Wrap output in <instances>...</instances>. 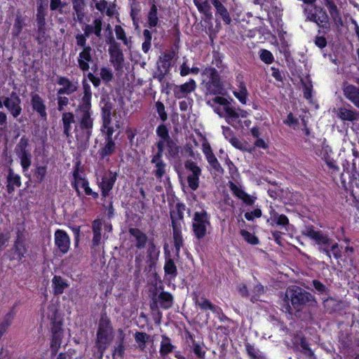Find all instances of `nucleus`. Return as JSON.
Masks as SVG:
<instances>
[{
    "label": "nucleus",
    "mask_w": 359,
    "mask_h": 359,
    "mask_svg": "<svg viewBox=\"0 0 359 359\" xmlns=\"http://www.w3.org/2000/svg\"><path fill=\"white\" fill-rule=\"evenodd\" d=\"M92 92L90 85L84 80L83 81V96L81 102L76 109V118L79 128L82 133L81 136L76 135V139L80 138L88 142L93 128V118L91 117Z\"/></svg>",
    "instance_id": "nucleus-1"
},
{
    "label": "nucleus",
    "mask_w": 359,
    "mask_h": 359,
    "mask_svg": "<svg viewBox=\"0 0 359 359\" xmlns=\"http://www.w3.org/2000/svg\"><path fill=\"white\" fill-rule=\"evenodd\" d=\"M314 297L309 292H306L299 286H292L288 287L285 294V302H286L283 309L285 312L292 313V307L288 302L290 301L294 309L299 311L309 302L314 301Z\"/></svg>",
    "instance_id": "nucleus-2"
},
{
    "label": "nucleus",
    "mask_w": 359,
    "mask_h": 359,
    "mask_svg": "<svg viewBox=\"0 0 359 359\" xmlns=\"http://www.w3.org/2000/svg\"><path fill=\"white\" fill-rule=\"evenodd\" d=\"M113 338V327L111 321L105 313L102 314L100 319L95 341L97 358H101L103 356L104 351L111 344Z\"/></svg>",
    "instance_id": "nucleus-3"
},
{
    "label": "nucleus",
    "mask_w": 359,
    "mask_h": 359,
    "mask_svg": "<svg viewBox=\"0 0 359 359\" xmlns=\"http://www.w3.org/2000/svg\"><path fill=\"white\" fill-rule=\"evenodd\" d=\"M314 11L309 6L304 7V13L306 20L317 24L320 28L318 34H327L330 31V22L326 11L320 6L314 5Z\"/></svg>",
    "instance_id": "nucleus-4"
},
{
    "label": "nucleus",
    "mask_w": 359,
    "mask_h": 359,
    "mask_svg": "<svg viewBox=\"0 0 359 359\" xmlns=\"http://www.w3.org/2000/svg\"><path fill=\"white\" fill-rule=\"evenodd\" d=\"M191 226L194 235L198 241L203 240L209 233L211 224L210 216L205 210L194 212Z\"/></svg>",
    "instance_id": "nucleus-5"
},
{
    "label": "nucleus",
    "mask_w": 359,
    "mask_h": 359,
    "mask_svg": "<svg viewBox=\"0 0 359 359\" xmlns=\"http://www.w3.org/2000/svg\"><path fill=\"white\" fill-rule=\"evenodd\" d=\"M202 75L206 77V79L203 81V84L206 90V95H217L222 93L224 90L223 83L221 81L219 72L215 68H205Z\"/></svg>",
    "instance_id": "nucleus-6"
},
{
    "label": "nucleus",
    "mask_w": 359,
    "mask_h": 359,
    "mask_svg": "<svg viewBox=\"0 0 359 359\" xmlns=\"http://www.w3.org/2000/svg\"><path fill=\"white\" fill-rule=\"evenodd\" d=\"M48 317L50 320L53 325L51 330L53 333L52 340L50 343V350L53 354L55 355L60 347L63 332L61 328L62 323L57 319V311L54 305L48 306Z\"/></svg>",
    "instance_id": "nucleus-7"
},
{
    "label": "nucleus",
    "mask_w": 359,
    "mask_h": 359,
    "mask_svg": "<svg viewBox=\"0 0 359 359\" xmlns=\"http://www.w3.org/2000/svg\"><path fill=\"white\" fill-rule=\"evenodd\" d=\"M109 45V62L117 72L121 71L124 66V55L118 43L113 37L111 33L106 40Z\"/></svg>",
    "instance_id": "nucleus-8"
},
{
    "label": "nucleus",
    "mask_w": 359,
    "mask_h": 359,
    "mask_svg": "<svg viewBox=\"0 0 359 359\" xmlns=\"http://www.w3.org/2000/svg\"><path fill=\"white\" fill-rule=\"evenodd\" d=\"M206 103L211 107H214L215 104L222 105L225 112L224 117L228 123H230L231 121L238 118L240 116L242 117L245 116V115L243 114L240 115L238 111H237L236 108L231 105L228 100L223 97L215 96L212 99L208 100Z\"/></svg>",
    "instance_id": "nucleus-9"
},
{
    "label": "nucleus",
    "mask_w": 359,
    "mask_h": 359,
    "mask_svg": "<svg viewBox=\"0 0 359 359\" xmlns=\"http://www.w3.org/2000/svg\"><path fill=\"white\" fill-rule=\"evenodd\" d=\"M184 167L189 174L187 175V183L192 191H196L199 187V177L201 175L202 170L193 161H187Z\"/></svg>",
    "instance_id": "nucleus-10"
},
{
    "label": "nucleus",
    "mask_w": 359,
    "mask_h": 359,
    "mask_svg": "<svg viewBox=\"0 0 359 359\" xmlns=\"http://www.w3.org/2000/svg\"><path fill=\"white\" fill-rule=\"evenodd\" d=\"M74 181L72 182V187L75 189L77 195H81L79 187L83 189L86 195L91 196L94 199L98 198V193L93 191L89 187L88 181L83 177L79 172V169L76 168L73 172Z\"/></svg>",
    "instance_id": "nucleus-11"
},
{
    "label": "nucleus",
    "mask_w": 359,
    "mask_h": 359,
    "mask_svg": "<svg viewBox=\"0 0 359 359\" xmlns=\"http://www.w3.org/2000/svg\"><path fill=\"white\" fill-rule=\"evenodd\" d=\"M302 234L314 241L320 247L330 246L332 244V238L321 231H316L313 226H306Z\"/></svg>",
    "instance_id": "nucleus-12"
},
{
    "label": "nucleus",
    "mask_w": 359,
    "mask_h": 359,
    "mask_svg": "<svg viewBox=\"0 0 359 359\" xmlns=\"http://www.w3.org/2000/svg\"><path fill=\"white\" fill-rule=\"evenodd\" d=\"M3 103L14 118H17L21 114V99L15 92H12L9 97H5Z\"/></svg>",
    "instance_id": "nucleus-13"
},
{
    "label": "nucleus",
    "mask_w": 359,
    "mask_h": 359,
    "mask_svg": "<svg viewBox=\"0 0 359 359\" xmlns=\"http://www.w3.org/2000/svg\"><path fill=\"white\" fill-rule=\"evenodd\" d=\"M354 81L359 86V77L355 78ZM342 90L344 97L359 109V87L344 81Z\"/></svg>",
    "instance_id": "nucleus-14"
},
{
    "label": "nucleus",
    "mask_w": 359,
    "mask_h": 359,
    "mask_svg": "<svg viewBox=\"0 0 359 359\" xmlns=\"http://www.w3.org/2000/svg\"><path fill=\"white\" fill-rule=\"evenodd\" d=\"M117 173L108 170L101 179L98 186L102 191V196L106 198L109 195L111 190L113 189L115 182L117 179Z\"/></svg>",
    "instance_id": "nucleus-15"
},
{
    "label": "nucleus",
    "mask_w": 359,
    "mask_h": 359,
    "mask_svg": "<svg viewBox=\"0 0 359 359\" xmlns=\"http://www.w3.org/2000/svg\"><path fill=\"white\" fill-rule=\"evenodd\" d=\"M57 85L61 86L57 90L59 93H65L67 95H70L76 93L79 89V82L77 81H72L67 76H57L56 79Z\"/></svg>",
    "instance_id": "nucleus-16"
},
{
    "label": "nucleus",
    "mask_w": 359,
    "mask_h": 359,
    "mask_svg": "<svg viewBox=\"0 0 359 359\" xmlns=\"http://www.w3.org/2000/svg\"><path fill=\"white\" fill-rule=\"evenodd\" d=\"M95 50L92 48L82 49L77 57L78 67L83 72H88L90 64L93 62V54Z\"/></svg>",
    "instance_id": "nucleus-17"
},
{
    "label": "nucleus",
    "mask_w": 359,
    "mask_h": 359,
    "mask_svg": "<svg viewBox=\"0 0 359 359\" xmlns=\"http://www.w3.org/2000/svg\"><path fill=\"white\" fill-rule=\"evenodd\" d=\"M196 88V81L191 79L189 81L182 84L176 85L173 88V94L176 99L187 97L188 95L194 92Z\"/></svg>",
    "instance_id": "nucleus-18"
},
{
    "label": "nucleus",
    "mask_w": 359,
    "mask_h": 359,
    "mask_svg": "<svg viewBox=\"0 0 359 359\" xmlns=\"http://www.w3.org/2000/svg\"><path fill=\"white\" fill-rule=\"evenodd\" d=\"M55 244L62 254H66L70 247V238L64 230L57 229L55 232Z\"/></svg>",
    "instance_id": "nucleus-19"
},
{
    "label": "nucleus",
    "mask_w": 359,
    "mask_h": 359,
    "mask_svg": "<svg viewBox=\"0 0 359 359\" xmlns=\"http://www.w3.org/2000/svg\"><path fill=\"white\" fill-rule=\"evenodd\" d=\"M31 104L33 110L36 111L42 119L46 120V107L43 100L39 94L34 93L32 95Z\"/></svg>",
    "instance_id": "nucleus-20"
},
{
    "label": "nucleus",
    "mask_w": 359,
    "mask_h": 359,
    "mask_svg": "<svg viewBox=\"0 0 359 359\" xmlns=\"http://www.w3.org/2000/svg\"><path fill=\"white\" fill-rule=\"evenodd\" d=\"M27 246L26 241H15L11 252L13 256L11 257V260H17L20 262L27 253Z\"/></svg>",
    "instance_id": "nucleus-21"
},
{
    "label": "nucleus",
    "mask_w": 359,
    "mask_h": 359,
    "mask_svg": "<svg viewBox=\"0 0 359 359\" xmlns=\"http://www.w3.org/2000/svg\"><path fill=\"white\" fill-rule=\"evenodd\" d=\"M211 4L215 8V15H219L226 25H230L231 22V18L227 10L224 6L223 1L226 0H210Z\"/></svg>",
    "instance_id": "nucleus-22"
},
{
    "label": "nucleus",
    "mask_w": 359,
    "mask_h": 359,
    "mask_svg": "<svg viewBox=\"0 0 359 359\" xmlns=\"http://www.w3.org/2000/svg\"><path fill=\"white\" fill-rule=\"evenodd\" d=\"M185 205L182 203H177L174 210L170 211L172 228L173 225L182 227V223L184 219V212L185 210Z\"/></svg>",
    "instance_id": "nucleus-23"
},
{
    "label": "nucleus",
    "mask_w": 359,
    "mask_h": 359,
    "mask_svg": "<svg viewBox=\"0 0 359 359\" xmlns=\"http://www.w3.org/2000/svg\"><path fill=\"white\" fill-rule=\"evenodd\" d=\"M102 29V19L101 18H95L91 24H86L83 27V32L89 37L94 34L97 37H101Z\"/></svg>",
    "instance_id": "nucleus-24"
},
{
    "label": "nucleus",
    "mask_w": 359,
    "mask_h": 359,
    "mask_svg": "<svg viewBox=\"0 0 359 359\" xmlns=\"http://www.w3.org/2000/svg\"><path fill=\"white\" fill-rule=\"evenodd\" d=\"M168 254H170L168 252ZM165 278L168 280H174L177 276V269L174 260L170 258V255L165 257L164 264Z\"/></svg>",
    "instance_id": "nucleus-25"
},
{
    "label": "nucleus",
    "mask_w": 359,
    "mask_h": 359,
    "mask_svg": "<svg viewBox=\"0 0 359 359\" xmlns=\"http://www.w3.org/2000/svg\"><path fill=\"white\" fill-rule=\"evenodd\" d=\"M6 181L7 191L9 194L13 193L15 191V187H20L22 184L20 175L15 174L11 168H9L8 170Z\"/></svg>",
    "instance_id": "nucleus-26"
},
{
    "label": "nucleus",
    "mask_w": 359,
    "mask_h": 359,
    "mask_svg": "<svg viewBox=\"0 0 359 359\" xmlns=\"http://www.w3.org/2000/svg\"><path fill=\"white\" fill-rule=\"evenodd\" d=\"M229 187L230 190L232 191L233 194L238 197L239 199L242 200L243 203L247 205H252L255 202V198L249 196L247 193H245L242 189L239 188L237 185H236L233 182H229Z\"/></svg>",
    "instance_id": "nucleus-27"
},
{
    "label": "nucleus",
    "mask_w": 359,
    "mask_h": 359,
    "mask_svg": "<svg viewBox=\"0 0 359 359\" xmlns=\"http://www.w3.org/2000/svg\"><path fill=\"white\" fill-rule=\"evenodd\" d=\"M270 217L267 219V222L271 225L286 226L289 224V219L285 215H279L273 208H271Z\"/></svg>",
    "instance_id": "nucleus-28"
},
{
    "label": "nucleus",
    "mask_w": 359,
    "mask_h": 359,
    "mask_svg": "<svg viewBox=\"0 0 359 359\" xmlns=\"http://www.w3.org/2000/svg\"><path fill=\"white\" fill-rule=\"evenodd\" d=\"M128 232L135 239V247L137 249H143L148 240L147 235L137 228H130Z\"/></svg>",
    "instance_id": "nucleus-29"
},
{
    "label": "nucleus",
    "mask_w": 359,
    "mask_h": 359,
    "mask_svg": "<svg viewBox=\"0 0 359 359\" xmlns=\"http://www.w3.org/2000/svg\"><path fill=\"white\" fill-rule=\"evenodd\" d=\"M159 254L160 251L154 244V240H150L147 248V258L150 266L156 264Z\"/></svg>",
    "instance_id": "nucleus-30"
},
{
    "label": "nucleus",
    "mask_w": 359,
    "mask_h": 359,
    "mask_svg": "<svg viewBox=\"0 0 359 359\" xmlns=\"http://www.w3.org/2000/svg\"><path fill=\"white\" fill-rule=\"evenodd\" d=\"M325 6H327L331 18H332L334 23L339 26L343 25V20L341 19L339 9L333 0H323Z\"/></svg>",
    "instance_id": "nucleus-31"
},
{
    "label": "nucleus",
    "mask_w": 359,
    "mask_h": 359,
    "mask_svg": "<svg viewBox=\"0 0 359 359\" xmlns=\"http://www.w3.org/2000/svg\"><path fill=\"white\" fill-rule=\"evenodd\" d=\"M337 117L341 120L345 121L353 122L359 119V113L355 110L347 109L345 107H340L337 110Z\"/></svg>",
    "instance_id": "nucleus-32"
},
{
    "label": "nucleus",
    "mask_w": 359,
    "mask_h": 359,
    "mask_svg": "<svg viewBox=\"0 0 359 359\" xmlns=\"http://www.w3.org/2000/svg\"><path fill=\"white\" fill-rule=\"evenodd\" d=\"M63 133L69 137L71 135L72 124L75 123V116L72 112H63L62 114Z\"/></svg>",
    "instance_id": "nucleus-33"
},
{
    "label": "nucleus",
    "mask_w": 359,
    "mask_h": 359,
    "mask_svg": "<svg viewBox=\"0 0 359 359\" xmlns=\"http://www.w3.org/2000/svg\"><path fill=\"white\" fill-rule=\"evenodd\" d=\"M25 16H23L20 12L15 14L14 23L12 29V36L15 38L19 37L22 29L26 26Z\"/></svg>",
    "instance_id": "nucleus-34"
},
{
    "label": "nucleus",
    "mask_w": 359,
    "mask_h": 359,
    "mask_svg": "<svg viewBox=\"0 0 359 359\" xmlns=\"http://www.w3.org/2000/svg\"><path fill=\"white\" fill-rule=\"evenodd\" d=\"M195 304L203 311L210 310L215 313L219 314L221 309L212 304L210 300L202 297L198 298L197 296L194 298Z\"/></svg>",
    "instance_id": "nucleus-35"
},
{
    "label": "nucleus",
    "mask_w": 359,
    "mask_h": 359,
    "mask_svg": "<svg viewBox=\"0 0 359 359\" xmlns=\"http://www.w3.org/2000/svg\"><path fill=\"white\" fill-rule=\"evenodd\" d=\"M95 3V8L97 11L103 13L105 12L106 15L111 17L115 14V5L109 4L106 0H93Z\"/></svg>",
    "instance_id": "nucleus-36"
},
{
    "label": "nucleus",
    "mask_w": 359,
    "mask_h": 359,
    "mask_svg": "<svg viewBox=\"0 0 359 359\" xmlns=\"http://www.w3.org/2000/svg\"><path fill=\"white\" fill-rule=\"evenodd\" d=\"M172 237L174 246L176 251V255L179 257L181 248L184 245V239L182 234V227L177 225H173L172 228Z\"/></svg>",
    "instance_id": "nucleus-37"
},
{
    "label": "nucleus",
    "mask_w": 359,
    "mask_h": 359,
    "mask_svg": "<svg viewBox=\"0 0 359 359\" xmlns=\"http://www.w3.org/2000/svg\"><path fill=\"white\" fill-rule=\"evenodd\" d=\"M165 149L168 159L177 158L179 156L180 147L173 139L171 138L166 141Z\"/></svg>",
    "instance_id": "nucleus-38"
},
{
    "label": "nucleus",
    "mask_w": 359,
    "mask_h": 359,
    "mask_svg": "<svg viewBox=\"0 0 359 359\" xmlns=\"http://www.w3.org/2000/svg\"><path fill=\"white\" fill-rule=\"evenodd\" d=\"M161 338L159 353L164 357L173 352L175 346L172 344L171 339L168 336L163 334Z\"/></svg>",
    "instance_id": "nucleus-39"
},
{
    "label": "nucleus",
    "mask_w": 359,
    "mask_h": 359,
    "mask_svg": "<svg viewBox=\"0 0 359 359\" xmlns=\"http://www.w3.org/2000/svg\"><path fill=\"white\" fill-rule=\"evenodd\" d=\"M238 79V77L237 78ZM239 83L238 89L233 92L234 96L243 104H246L248 92L246 88L245 83L240 79H238Z\"/></svg>",
    "instance_id": "nucleus-40"
},
{
    "label": "nucleus",
    "mask_w": 359,
    "mask_h": 359,
    "mask_svg": "<svg viewBox=\"0 0 359 359\" xmlns=\"http://www.w3.org/2000/svg\"><path fill=\"white\" fill-rule=\"evenodd\" d=\"M112 103L109 100H104L102 107V120L103 125H110L111 122Z\"/></svg>",
    "instance_id": "nucleus-41"
},
{
    "label": "nucleus",
    "mask_w": 359,
    "mask_h": 359,
    "mask_svg": "<svg viewBox=\"0 0 359 359\" xmlns=\"http://www.w3.org/2000/svg\"><path fill=\"white\" fill-rule=\"evenodd\" d=\"M116 39L123 42V43L127 47L128 50L132 48L133 41L131 37L128 38L126 34V32L123 28L118 25H116L114 27Z\"/></svg>",
    "instance_id": "nucleus-42"
},
{
    "label": "nucleus",
    "mask_w": 359,
    "mask_h": 359,
    "mask_svg": "<svg viewBox=\"0 0 359 359\" xmlns=\"http://www.w3.org/2000/svg\"><path fill=\"white\" fill-rule=\"evenodd\" d=\"M158 302L161 308L168 309L173 304V297L168 292H161L157 297Z\"/></svg>",
    "instance_id": "nucleus-43"
},
{
    "label": "nucleus",
    "mask_w": 359,
    "mask_h": 359,
    "mask_svg": "<svg viewBox=\"0 0 359 359\" xmlns=\"http://www.w3.org/2000/svg\"><path fill=\"white\" fill-rule=\"evenodd\" d=\"M116 150V144L114 140H106L105 144L98 151L101 159L106 156H111Z\"/></svg>",
    "instance_id": "nucleus-44"
},
{
    "label": "nucleus",
    "mask_w": 359,
    "mask_h": 359,
    "mask_svg": "<svg viewBox=\"0 0 359 359\" xmlns=\"http://www.w3.org/2000/svg\"><path fill=\"white\" fill-rule=\"evenodd\" d=\"M55 294H61L65 288L68 287L67 282L59 276H55L52 280Z\"/></svg>",
    "instance_id": "nucleus-45"
},
{
    "label": "nucleus",
    "mask_w": 359,
    "mask_h": 359,
    "mask_svg": "<svg viewBox=\"0 0 359 359\" xmlns=\"http://www.w3.org/2000/svg\"><path fill=\"white\" fill-rule=\"evenodd\" d=\"M135 342L141 351H144L147 344L149 341L151 336L146 332H136L134 335Z\"/></svg>",
    "instance_id": "nucleus-46"
},
{
    "label": "nucleus",
    "mask_w": 359,
    "mask_h": 359,
    "mask_svg": "<svg viewBox=\"0 0 359 359\" xmlns=\"http://www.w3.org/2000/svg\"><path fill=\"white\" fill-rule=\"evenodd\" d=\"M194 3L200 13L206 17H212L211 6L208 0H194Z\"/></svg>",
    "instance_id": "nucleus-47"
},
{
    "label": "nucleus",
    "mask_w": 359,
    "mask_h": 359,
    "mask_svg": "<svg viewBox=\"0 0 359 359\" xmlns=\"http://www.w3.org/2000/svg\"><path fill=\"white\" fill-rule=\"evenodd\" d=\"M46 11L43 6L41 4L37 6L36 14V27H46Z\"/></svg>",
    "instance_id": "nucleus-48"
},
{
    "label": "nucleus",
    "mask_w": 359,
    "mask_h": 359,
    "mask_svg": "<svg viewBox=\"0 0 359 359\" xmlns=\"http://www.w3.org/2000/svg\"><path fill=\"white\" fill-rule=\"evenodd\" d=\"M154 165L155 169L153 174L157 179H161L166 172V163L163 161H151Z\"/></svg>",
    "instance_id": "nucleus-49"
},
{
    "label": "nucleus",
    "mask_w": 359,
    "mask_h": 359,
    "mask_svg": "<svg viewBox=\"0 0 359 359\" xmlns=\"http://www.w3.org/2000/svg\"><path fill=\"white\" fill-rule=\"evenodd\" d=\"M119 337H118V345L114 347V355H118V357L122 358L124 355L125 346H124V339L125 334L123 331L121 329L118 330Z\"/></svg>",
    "instance_id": "nucleus-50"
},
{
    "label": "nucleus",
    "mask_w": 359,
    "mask_h": 359,
    "mask_svg": "<svg viewBox=\"0 0 359 359\" xmlns=\"http://www.w3.org/2000/svg\"><path fill=\"white\" fill-rule=\"evenodd\" d=\"M23 171L27 170L32 163V155L29 151L18 152Z\"/></svg>",
    "instance_id": "nucleus-51"
},
{
    "label": "nucleus",
    "mask_w": 359,
    "mask_h": 359,
    "mask_svg": "<svg viewBox=\"0 0 359 359\" xmlns=\"http://www.w3.org/2000/svg\"><path fill=\"white\" fill-rule=\"evenodd\" d=\"M158 18L157 15V7L155 4L151 6L150 11L148 13V24L150 27H155L157 26Z\"/></svg>",
    "instance_id": "nucleus-52"
},
{
    "label": "nucleus",
    "mask_w": 359,
    "mask_h": 359,
    "mask_svg": "<svg viewBox=\"0 0 359 359\" xmlns=\"http://www.w3.org/2000/svg\"><path fill=\"white\" fill-rule=\"evenodd\" d=\"M140 11H141V8L140 6L139 2L133 1V3L130 4V15L133 20V25L137 27L138 26L137 16L139 15Z\"/></svg>",
    "instance_id": "nucleus-53"
},
{
    "label": "nucleus",
    "mask_w": 359,
    "mask_h": 359,
    "mask_svg": "<svg viewBox=\"0 0 359 359\" xmlns=\"http://www.w3.org/2000/svg\"><path fill=\"white\" fill-rule=\"evenodd\" d=\"M46 172H47L46 165H36V168L34 169V177L35 178V180L39 183L42 182L45 179Z\"/></svg>",
    "instance_id": "nucleus-54"
},
{
    "label": "nucleus",
    "mask_w": 359,
    "mask_h": 359,
    "mask_svg": "<svg viewBox=\"0 0 359 359\" xmlns=\"http://www.w3.org/2000/svg\"><path fill=\"white\" fill-rule=\"evenodd\" d=\"M35 40L39 45L43 44L48 39L46 27H36Z\"/></svg>",
    "instance_id": "nucleus-55"
},
{
    "label": "nucleus",
    "mask_w": 359,
    "mask_h": 359,
    "mask_svg": "<svg viewBox=\"0 0 359 359\" xmlns=\"http://www.w3.org/2000/svg\"><path fill=\"white\" fill-rule=\"evenodd\" d=\"M246 351L251 359H265L262 353L250 344H245Z\"/></svg>",
    "instance_id": "nucleus-56"
},
{
    "label": "nucleus",
    "mask_w": 359,
    "mask_h": 359,
    "mask_svg": "<svg viewBox=\"0 0 359 359\" xmlns=\"http://www.w3.org/2000/svg\"><path fill=\"white\" fill-rule=\"evenodd\" d=\"M57 109L59 111H62L65 109V107H66L69 104V100L67 97L65 96L66 95L65 93H59L57 90Z\"/></svg>",
    "instance_id": "nucleus-57"
},
{
    "label": "nucleus",
    "mask_w": 359,
    "mask_h": 359,
    "mask_svg": "<svg viewBox=\"0 0 359 359\" xmlns=\"http://www.w3.org/2000/svg\"><path fill=\"white\" fill-rule=\"evenodd\" d=\"M208 163L210 165L212 168L214 170V171L217 174H223L224 169L221 166L220 163H219L217 158L215 157V154L210 156H208L206 158Z\"/></svg>",
    "instance_id": "nucleus-58"
},
{
    "label": "nucleus",
    "mask_w": 359,
    "mask_h": 359,
    "mask_svg": "<svg viewBox=\"0 0 359 359\" xmlns=\"http://www.w3.org/2000/svg\"><path fill=\"white\" fill-rule=\"evenodd\" d=\"M241 235L243 238V239L251 245H257L259 243L258 238L250 232L242 229L240 231Z\"/></svg>",
    "instance_id": "nucleus-59"
},
{
    "label": "nucleus",
    "mask_w": 359,
    "mask_h": 359,
    "mask_svg": "<svg viewBox=\"0 0 359 359\" xmlns=\"http://www.w3.org/2000/svg\"><path fill=\"white\" fill-rule=\"evenodd\" d=\"M87 38L88 36L83 32V34L79 33L76 34V44L78 47L82 49H86V48H91L90 46L87 45Z\"/></svg>",
    "instance_id": "nucleus-60"
},
{
    "label": "nucleus",
    "mask_w": 359,
    "mask_h": 359,
    "mask_svg": "<svg viewBox=\"0 0 359 359\" xmlns=\"http://www.w3.org/2000/svg\"><path fill=\"white\" fill-rule=\"evenodd\" d=\"M100 75L102 81L107 83L112 81L114 79V74L111 70L108 67H102L100 69Z\"/></svg>",
    "instance_id": "nucleus-61"
},
{
    "label": "nucleus",
    "mask_w": 359,
    "mask_h": 359,
    "mask_svg": "<svg viewBox=\"0 0 359 359\" xmlns=\"http://www.w3.org/2000/svg\"><path fill=\"white\" fill-rule=\"evenodd\" d=\"M156 134L161 138V140L167 141L171 139L167 127L163 124H161L157 127Z\"/></svg>",
    "instance_id": "nucleus-62"
},
{
    "label": "nucleus",
    "mask_w": 359,
    "mask_h": 359,
    "mask_svg": "<svg viewBox=\"0 0 359 359\" xmlns=\"http://www.w3.org/2000/svg\"><path fill=\"white\" fill-rule=\"evenodd\" d=\"M67 6V3L62 0H50V9L52 11H58L62 13V9Z\"/></svg>",
    "instance_id": "nucleus-63"
},
{
    "label": "nucleus",
    "mask_w": 359,
    "mask_h": 359,
    "mask_svg": "<svg viewBox=\"0 0 359 359\" xmlns=\"http://www.w3.org/2000/svg\"><path fill=\"white\" fill-rule=\"evenodd\" d=\"M191 349L194 353L200 359H204L205 355V351L203 347L198 343L193 341Z\"/></svg>",
    "instance_id": "nucleus-64"
}]
</instances>
